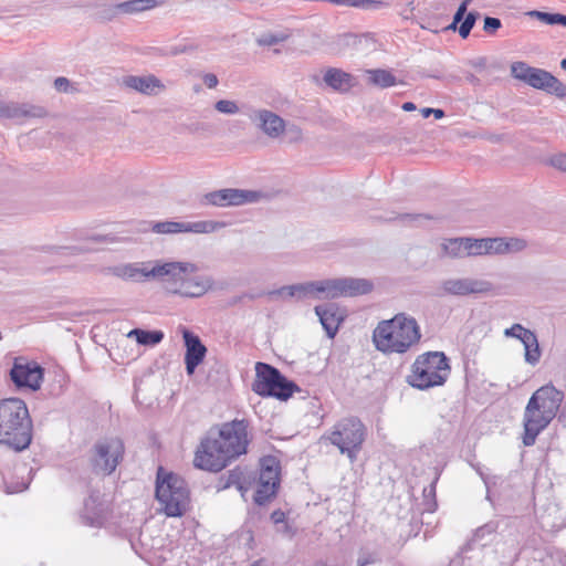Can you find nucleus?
Segmentation results:
<instances>
[{"instance_id":"nucleus-1","label":"nucleus","mask_w":566,"mask_h":566,"mask_svg":"<svg viewBox=\"0 0 566 566\" xmlns=\"http://www.w3.org/2000/svg\"><path fill=\"white\" fill-rule=\"evenodd\" d=\"M249 422L234 419L221 426L217 437H207L198 447L193 464L196 468L219 472L232 460L248 451L250 443Z\"/></svg>"},{"instance_id":"nucleus-2","label":"nucleus","mask_w":566,"mask_h":566,"mask_svg":"<svg viewBox=\"0 0 566 566\" xmlns=\"http://www.w3.org/2000/svg\"><path fill=\"white\" fill-rule=\"evenodd\" d=\"M564 398V392L552 384L542 386L532 395L523 415L522 442L525 447L535 444L539 433L557 416Z\"/></svg>"},{"instance_id":"nucleus-3","label":"nucleus","mask_w":566,"mask_h":566,"mask_svg":"<svg viewBox=\"0 0 566 566\" xmlns=\"http://www.w3.org/2000/svg\"><path fill=\"white\" fill-rule=\"evenodd\" d=\"M420 338L421 332L417 321L405 313L379 322L373 333L375 347L384 354H405L417 345Z\"/></svg>"},{"instance_id":"nucleus-4","label":"nucleus","mask_w":566,"mask_h":566,"mask_svg":"<svg viewBox=\"0 0 566 566\" xmlns=\"http://www.w3.org/2000/svg\"><path fill=\"white\" fill-rule=\"evenodd\" d=\"M32 419L25 402L19 398L0 400V443L23 451L32 441Z\"/></svg>"},{"instance_id":"nucleus-5","label":"nucleus","mask_w":566,"mask_h":566,"mask_svg":"<svg viewBox=\"0 0 566 566\" xmlns=\"http://www.w3.org/2000/svg\"><path fill=\"white\" fill-rule=\"evenodd\" d=\"M108 271L117 279L124 281H138L140 279H161L169 276L171 280L186 283L181 274L193 273L197 271V265L190 262H161V261H146L118 264L108 268Z\"/></svg>"},{"instance_id":"nucleus-6","label":"nucleus","mask_w":566,"mask_h":566,"mask_svg":"<svg viewBox=\"0 0 566 566\" xmlns=\"http://www.w3.org/2000/svg\"><path fill=\"white\" fill-rule=\"evenodd\" d=\"M366 437V426L359 418L350 416L336 421L334 426L322 436V440L337 448L350 462H355L358 453L363 449Z\"/></svg>"},{"instance_id":"nucleus-7","label":"nucleus","mask_w":566,"mask_h":566,"mask_svg":"<svg viewBox=\"0 0 566 566\" xmlns=\"http://www.w3.org/2000/svg\"><path fill=\"white\" fill-rule=\"evenodd\" d=\"M373 285H282L265 294L271 300L296 298H338L354 297L370 293Z\"/></svg>"},{"instance_id":"nucleus-8","label":"nucleus","mask_w":566,"mask_h":566,"mask_svg":"<svg viewBox=\"0 0 566 566\" xmlns=\"http://www.w3.org/2000/svg\"><path fill=\"white\" fill-rule=\"evenodd\" d=\"M449 375L450 365L447 356L441 352H429L417 357L407 381L415 388L428 389L443 385Z\"/></svg>"},{"instance_id":"nucleus-9","label":"nucleus","mask_w":566,"mask_h":566,"mask_svg":"<svg viewBox=\"0 0 566 566\" xmlns=\"http://www.w3.org/2000/svg\"><path fill=\"white\" fill-rule=\"evenodd\" d=\"M156 497L167 516H181L188 507L189 491L184 479L175 473L158 469Z\"/></svg>"},{"instance_id":"nucleus-10","label":"nucleus","mask_w":566,"mask_h":566,"mask_svg":"<svg viewBox=\"0 0 566 566\" xmlns=\"http://www.w3.org/2000/svg\"><path fill=\"white\" fill-rule=\"evenodd\" d=\"M511 74L514 78L524 82L528 86L554 95L557 98H566V85L551 72L517 61L511 64Z\"/></svg>"},{"instance_id":"nucleus-11","label":"nucleus","mask_w":566,"mask_h":566,"mask_svg":"<svg viewBox=\"0 0 566 566\" xmlns=\"http://www.w3.org/2000/svg\"><path fill=\"white\" fill-rule=\"evenodd\" d=\"M295 389L296 385L289 381L279 369L265 363H256L255 379L252 384V390L256 395L286 400Z\"/></svg>"},{"instance_id":"nucleus-12","label":"nucleus","mask_w":566,"mask_h":566,"mask_svg":"<svg viewBox=\"0 0 566 566\" xmlns=\"http://www.w3.org/2000/svg\"><path fill=\"white\" fill-rule=\"evenodd\" d=\"M125 447L118 438L96 441L87 453L91 471L97 475L112 474L124 458Z\"/></svg>"},{"instance_id":"nucleus-13","label":"nucleus","mask_w":566,"mask_h":566,"mask_svg":"<svg viewBox=\"0 0 566 566\" xmlns=\"http://www.w3.org/2000/svg\"><path fill=\"white\" fill-rule=\"evenodd\" d=\"M44 369L34 360L17 357L10 370L12 382L19 388H29L33 391L40 389L43 381Z\"/></svg>"},{"instance_id":"nucleus-14","label":"nucleus","mask_w":566,"mask_h":566,"mask_svg":"<svg viewBox=\"0 0 566 566\" xmlns=\"http://www.w3.org/2000/svg\"><path fill=\"white\" fill-rule=\"evenodd\" d=\"M262 193L255 190L226 188L206 193L201 203L216 207L242 206L258 202Z\"/></svg>"},{"instance_id":"nucleus-15","label":"nucleus","mask_w":566,"mask_h":566,"mask_svg":"<svg viewBox=\"0 0 566 566\" xmlns=\"http://www.w3.org/2000/svg\"><path fill=\"white\" fill-rule=\"evenodd\" d=\"M182 336L186 346V370L188 375H192L196 368L203 361L207 348L201 343L200 338L188 329H184Z\"/></svg>"},{"instance_id":"nucleus-16","label":"nucleus","mask_w":566,"mask_h":566,"mask_svg":"<svg viewBox=\"0 0 566 566\" xmlns=\"http://www.w3.org/2000/svg\"><path fill=\"white\" fill-rule=\"evenodd\" d=\"M46 111L42 106L29 103L0 102V117L10 119L42 118Z\"/></svg>"},{"instance_id":"nucleus-17","label":"nucleus","mask_w":566,"mask_h":566,"mask_svg":"<svg viewBox=\"0 0 566 566\" xmlns=\"http://www.w3.org/2000/svg\"><path fill=\"white\" fill-rule=\"evenodd\" d=\"M252 474L244 468L237 467L219 479L218 490L235 486L242 496L250 490Z\"/></svg>"},{"instance_id":"nucleus-18","label":"nucleus","mask_w":566,"mask_h":566,"mask_svg":"<svg viewBox=\"0 0 566 566\" xmlns=\"http://www.w3.org/2000/svg\"><path fill=\"white\" fill-rule=\"evenodd\" d=\"M123 84L136 92L145 95H156L159 91L165 88L163 82L155 75H127L123 78Z\"/></svg>"},{"instance_id":"nucleus-19","label":"nucleus","mask_w":566,"mask_h":566,"mask_svg":"<svg viewBox=\"0 0 566 566\" xmlns=\"http://www.w3.org/2000/svg\"><path fill=\"white\" fill-rule=\"evenodd\" d=\"M376 36L371 32L365 33H343L337 38V44L342 49H353L356 51H373L376 49Z\"/></svg>"},{"instance_id":"nucleus-20","label":"nucleus","mask_w":566,"mask_h":566,"mask_svg":"<svg viewBox=\"0 0 566 566\" xmlns=\"http://www.w3.org/2000/svg\"><path fill=\"white\" fill-rule=\"evenodd\" d=\"M255 119L260 122V128L269 137L277 138L285 130V120L271 111H258Z\"/></svg>"},{"instance_id":"nucleus-21","label":"nucleus","mask_w":566,"mask_h":566,"mask_svg":"<svg viewBox=\"0 0 566 566\" xmlns=\"http://www.w3.org/2000/svg\"><path fill=\"white\" fill-rule=\"evenodd\" d=\"M207 292V285H164L160 294L167 298H197Z\"/></svg>"},{"instance_id":"nucleus-22","label":"nucleus","mask_w":566,"mask_h":566,"mask_svg":"<svg viewBox=\"0 0 566 566\" xmlns=\"http://www.w3.org/2000/svg\"><path fill=\"white\" fill-rule=\"evenodd\" d=\"M326 85L338 92L349 91L355 83V77L340 69L329 67L324 74Z\"/></svg>"},{"instance_id":"nucleus-23","label":"nucleus","mask_w":566,"mask_h":566,"mask_svg":"<svg viewBox=\"0 0 566 566\" xmlns=\"http://www.w3.org/2000/svg\"><path fill=\"white\" fill-rule=\"evenodd\" d=\"M315 313L329 338H334L338 332L340 318L333 305H317Z\"/></svg>"},{"instance_id":"nucleus-24","label":"nucleus","mask_w":566,"mask_h":566,"mask_svg":"<svg viewBox=\"0 0 566 566\" xmlns=\"http://www.w3.org/2000/svg\"><path fill=\"white\" fill-rule=\"evenodd\" d=\"M280 461L273 457L268 455L262 458L261 460V469L259 480L265 482H273L274 485H280Z\"/></svg>"},{"instance_id":"nucleus-25","label":"nucleus","mask_w":566,"mask_h":566,"mask_svg":"<svg viewBox=\"0 0 566 566\" xmlns=\"http://www.w3.org/2000/svg\"><path fill=\"white\" fill-rule=\"evenodd\" d=\"M367 73L369 83L380 88L392 87L398 83L397 77L389 70L375 69L368 70Z\"/></svg>"},{"instance_id":"nucleus-26","label":"nucleus","mask_w":566,"mask_h":566,"mask_svg":"<svg viewBox=\"0 0 566 566\" xmlns=\"http://www.w3.org/2000/svg\"><path fill=\"white\" fill-rule=\"evenodd\" d=\"M522 344L524 345L525 349V361L532 366H535L542 356L538 339L535 333L531 332L530 334H524Z\"/></svg>"},{"instance_id":"nucleus-27","label":"nucleus","mask_w":566,"mask_h":566,"mask_svg":"<svg viewBox=\"0 0 566 566\" xmlns=\"http://www.w3.org/2000/svg\"><path fill=\"white\" fill-rule=\"evenodd\" d=\"M468 238H451L446 239L441 243V250L443 255L451 258H464L467 256V244Z\"/></svg>"},{"instance_id":"nucleus-28","label":"nucleus","mask_w":566,"mask_h":566,"mask_svg":"<svg viewBox=\"0 0 566 566\" xmlns=\"http://www.w3.org/2000/svg\"><path fill=\"white\" fill-rule=\"evenodd\" d=\"M158 6L156 0H128L117 3L120 14H135L154 9Z\"/></svg>"},{"instance_id":"nucleus-29","label":"nucleus","mask_w":566,"mask_h":566,"mask_svg":"<svg viewBox=\"0 0 566 566\" xmlns=\"http://www.w3.org/2000/svg\"><path fill=\"white\" fill-rule=\"evenodd\" d=\"M184 222L179 221H159V222H145L142 231L151 230L155 233L172 234L184 232Z\"/></svg>"},{"instance_id":"nucleus-30","label":"nucleus","mask_w":566,"mask_h":566,"mask_svg":"<svg viewBox=\"0 0 566 566\" xmlns=\"http://www.w3.org/2000/svg\"><path fill=\"white\" fill-rule=\"evenodd\" d=\"M526 15L535 18L538 21L548 25H562L566 28V14L559 12H545L539 10H532L526 12Z\"/></svg>"},{"instance_id":"nucleus-31","label":"nucleus","mask_w":566,"mask_h":566,"mask_svg":"<svg viewBox=\"0 0 566 566\" xmlns=\"http://www.w3.org/2000/svg\"><path fill=\"white\" fill-rule=\"evenodd\" d=\"M279 486L274 485L273 482H265L258 480L256 490L254 494V502L258 505H264L268 503L272 497L275 496L277 492Z\"/></svg>"},{"instance_id":"nucleus-32","label":"nucleus","mask_w":566,"mask_h":566,"mask_svg":"<svg viewBox=\"0 0 566 566\" xmlns=\"http://www.w3.org/2000/svg\"><path fill=\"white\" fill-rule=\"evenodd\" d=\"M128 336H134L136 340L142 345H156L163 340L164 333L160 331L149 332L136 328L130 331Z\"/></svg>"},{"instance_id":"nucleus-33","label":"nucleus","mask_w":566,"mask_h":566,"mask_svg":"<svg viewBox=\"0 0 566 566\" xmlns=\"http://www.w3.org/2000/svg\"><path fill=\"white\" fill-rule=\"evenodd\" d=\"M224 224L218 221H197V222H184V232L193 233H210L213 232Z\"/></svg>"},{"instance_id":"nucleus-34","label":"nucleus","mask_w":566,"mask_h":566,"mask_svg":"<svg viewBox=\"0 0 566 566\" xmlns=\"http://www.w3.org/2000/svg\"><path fill=\"white\" fill-rule=\"evenodd\" d=\"M515 241L512 239L506 241L503 238H488L486 242V253L488 254H502L512 250L513 243Z\"/></svg>"},{"instance_id":"nucleus-35","label":"nucleus","mask_w":566,"mask_h":566,"mask_svg":"<svg viewBox=\"0 0 566 566\" xmlns=\"http://www.w3.org/2000/svg\"><path fill=\"white\" fill-rule=\"evenodd\" d=\"M480 17L481 14L479 11L472 10L467 12L462 20V23L459 25L457 31L462 39H467L470 35L473 27L475 25Z\"/></svg>"},{"instance_id":"nucleus-36","label":"nucleus","mask_w":566,"mask_h":566,"mask_svg":"<svg viewBox=\"0 0 566 566\" xmlns=\"http://www.w3.org/2000/svg\"><path fill=\"white\" fill-rule=\"evenodd\" d=\"M446 293L453 295H470L484 293L486 289L483 285H446Z\"/></svg>"},{"instance_id":"nucleus-37","label":"nucleus","mask_w":566,"mask_h":566,"mask_svg":"<svg viewBox=\"0 0 566 566\" xmlns=\"http://www.w3.org/2000/svg\"><path fill=\"white\" fill-rule=\"evenodd\" d=\"M467 241H468L467 256L488 254L486 253L488 238H482V239L468 238Z\"/></svg>"},{"instance_id":"nucleus-38","label":"nucleus","mask_w":566,"mask_h":566,"mask_svg":"<svg viewBox=\"0 0 566 566\" xmlns=\"http://www.w3.org/2000/svg\"><path fill=\"white\" fill-rule=\"evenodd\" d=\"M91 251L85 245H73V247H51L49 252L53 255L65 256V255H77L84 252Z\"/></svg>"},{"instance_id":"nucleus-39","label":"nucleus","mask_w":566,"mask_h":566,"mask_svg":"<svg viewBox=\"0 0 566 566\" xmlns=\"http://www.w3.org/2000/svg\"><path fill=\"white\" fill-rule=\"evenodd\" d=\"M389 3L385 0H350L349 7L364 10H380L387 8Z\"/></svg>"},{"instance_id":"nucleus-40","label":"nucleus","mask_w":566,"mask_h":566,"mask_svg":"<svg viewBox=\"0 0 566 566\" xmlns=\"http://www.w3.org/2000/svg\"><path fill=\"white\" fill-rule=\"evenodd\" d=\"M98 494H91L90 497L85 501L84 506L86 512H92L94 514V520L99 521L103 517L104 510L102 509V503L98 502Z\"/></svg>"},{"instance_id":"nucleus-41","label":"nucleus","mask_w":566,"mask_h":566,"mask_svg":"<svg viewBox=\"0 0 566 566\" xmlns=\"http://www.w3.org/2000/svg\"><path fill=\"white\" fill-rule=\"evenodd\" d=\"M289 38L284 33H264L258 39V44L261 46H272L284 42Z\"/></svg>"},{"instance_id":"nucleus-42","label":"nucleus","mask_w":566,"mask_h":566,"mask_svg":"<svg viewBox=\"0 0 566 566\" xmlns=\"http://www.w3.org/2000/svg\"><path fill=\"white\" fill-rule=\"evenodd\" d=\"M502 28V21L499 18L485 15L483 19V31L489 35H494Z\"/></svg>"},{"instance_id":"nucleus-43","label":"nucleus","mask_w":566,"mask_h":566,"mask_svg":"<svg viewBox=\"0 0 566 566\" xmlns=\"http://www.w3.org/2000/svg\"><path fill=\"white\" fill-rule=\"evenodd\" d=\"M214 108L222 113L233 115L239 112V106L235 102L229 99H220L214 104Z\"/></svg>"},{"instance_id":"nucleus-44","label":"nucleus","mask_w":566,"mask_h":566,"mask_svg":"<svg viewBox=\"0 0 566 566\" xmlns=\"http://www.w3.org/2000/svg\"><path fill=\"white\" fill-rule=\"evenodd\" d=\"M531 332V329L525 328L521 324H513L504 331V336L517 338L522 342L524 339V334H530Z\"/></svg>"},{"instance_id":"nucleus-45","label":"nucleus","mask_w":566,"mask_h":566,"mask_svg":"<svg viewBox=\"0 0 566 566\" xmlns=\"http://www.w3.org/2000/svg\"><path fill=\"white\" fill-rule=\"evenodd\" d=\"M120 13H119V9H117V3L103 6L98 10V15L104 21H112Z\"/></svg>"},{"instance_id":"nucleus-46","label":"nucleus","mask_w":566,"mask_h":566,"mask_svg":"<svg viewBox=\"0 0 566 566\" xmlns=\"http://www.w3.org/2000/svg\"><path fill=\"white\" fill-rule=\"evenodd\" d=\"M395 219H398L403 223H413L420 220H429L431 219V217L429 214L423 213H402L398 214Z\"/></svg>"},{"instance_id":"nucleus-47","label":"nucleus","mask_w":566,"mask_h":566,"mask_svg":"<svg viewBox=\"0 0 566 566\" xmlns=\"http://www.w3.org/2000/svg\"><path fill=\"white\" fill-rule=\"evenodd\" d=\"M308 283H371L366 279H354V277H337V279H327L322 281H310Z\"/></svg>"},{"instance_id":"nucleus-48","label":"nucleus","mask_w":566,"mask_h":566,"mask_svg":"<svg viewBox=\"0 0 566 566\" xmlns=\"http://www.w3.org/2000/svg\"><path fill=\"white\" fill-rule=\"evenodd\" d=\"M467 14L465 11L458 8L455 13L453 14L451 23L447 27V30H451L453 32L458 31L459 25L462 23V20L464 15Z\"/></svg>"},{"instance_id":"nucleus-49","label":"nucleus","mask_w":566,"mask_h":566,"mask_svg":"<svg viewBox=\"0 0 566 566\" xmlns=\"http://www.w3.org/2000/svg\"><path fill=\"white\" fill-rule=\"evenodd\" d=\"M71 86L69 78L64 76L56 77L54 80V87L57 92L67 93Z\"/></svg>"},{"instance_id":"nucleus-50","label":"nucleus","mask_w":566,"mask_h":566,"mask_svg":"<svg viewBox=\"0 0 566 566\" xmlns=\"http://www.w3.org/2000/svg\"><path fill=\"white\" fill-rule=\"evenodd\" d=\"M553 167L566 171V154H558L551 159Z\"/></svg>"},{"instance_id":"nucleus-51","label":"nucleus","mask_w":566,"mask_h":566,"mask_svg":"<svg viewBox=\"0 0 566 566\" xmlns=\"http://www.w3.org/2000/svg\"><path fill=\"white\" fill-rule=\"evenodd\" d=\"M202 80L208 88H214L219 83L217 75L213 73H206Z\"/></svg>"},{"instance_id":"nucleus-52","label":"nucleus","mask_w":566,"mask_h":566,"mask_svg":"<svg viewBox=\"0 0 566 566\" xmlns=\"http://www.w3.org/2000/svg\"><path fill=\"white\" fill-rule=\"evenodd\" d=\"M488 60L485 56H480L469 61V64L478 70H484L486 67Z\"/></svg>"},{"instance_id":"nucleus-53","label":"nucleus","mask_w":566,"mask_h":566,"mask_svg":"<svg viewBox=\"0 0 566 566\" xmlns=\"http://www.w3.org/2000/svg\"><path fill=\"white\" fill-rule=\"evenodd\" d=\"M193 50H195L193 45H175V46L171 48L170 53L172 55H179V54H182V53L191 52Z\"/></svg>"},{"instance_id":"nucleus-54","label":"nucleus","mask_w":566,"mask_h":566,"mask_svg":"<svg viewBox=\"0 0 566 566\" xmlns=\"http://www.w3.org/2000/svg\"><path fill=\"white\" fill-rule=\"evenodd\" d=\"M271 520L274 524H281L285 522V513L277 510L271 514Z\"/></svg>"},{"instance_id":"nucleus-55","label":"nucleus","mask_w":566,"mask_h":566,"mask_svg":"<svg viewBox=\"0 0 566 566\" xmlns=\"http://www.w3.org/2000/svg\"><path fill=\"white\" fill-rule=\"evenodd\" d=\"M91 240L93 241H104V242H115L116 237L107 234V235H93L91 237Z\"/></svg>"},{"instance_id":"nucleus-56","label":"nucleus","mask_w":566,"mask_h":566,"mask_svg":"<svg viewBox=\"0 0 566 566\" xmlns=\"http://www.w3.org/2000/svg\"><path fill=\"white\" fill-rule=\"evenodd\" d=\"M465 80H467L470 84H472V85H474V86H478V85H480V83H481L480 78H479L478 76H475L473 73H470V72H469V73H467V75H465Z\"/></svg>"},{"instance_id":"nucleus-57","label":"nucleus","mask_w":566,"mask_h":566,"mask_svg":"<svg viewBox=\"0 0 566 566\" xmlns=\"http://www.w3.org/2000/svg\"><path fill=\"white\" fill-rule=\"evenodd\" d=\"M401 108L405 111V112H412L415 111L417 107H416V104L412 103V102H405L401 106Z\"/></svg>"},{"instance_id":"nucleus-58","label":"nucleus","mask_w":566,"mask_h":566,"mask_svg":"<svg viewBox=\"0 0 566 566\" xmlns=\"http://www.w3.org/2000/svg\"><path fill=\"white\" fill-rule=\"evenodd\" d=\"M324 1L336 4V6H348V7H349V2H350V0H324Z\"/></svg>"},{"instance_id":"nucleus-59","label":"nucleus","mask_w":566,"mask_h":566,"mask_svg":"<svg viewBox=\"0 0 566 566\" xmlns=\"http://www.w3.org/2000/svg\"><path fill=\"white\" fill-rule=\"evenodd\" d=\"M558 421L566 427V406L563 408V410L558 415Z\"/></svg>"},{"instance_id":"nucleus-60","label":"nucleus","mask_w":566,"mask_h":566,"mask_svg":"<svg viewBox=\"0 0 566 566\" xmlns=\"http://www.w3.org/2000/svg\"><path fill=\"white\" fill-rule=\"evenodd\" d=\"M431 115H433L434 118L440 119V118L444 117V111L441 108H433V112Z\"/></svg>"},{"instance_id":"nucleus-61","label":"nucleus","mask_w":566,"mask_h":566,"mask_svg":"<svg viewBox=\"0 0 566 566\" xmlns=\"http://www.w3.org/2000/svg\"><path fill=\"white\" fill-rule=\"evenodd\" d=\"M432 112H433V108H431V107H423L421 109V115H422L423 118H428L432 114Z\"/></svg>"},{"instance_id":"nucleus-62","label":"nucleus","mask_w":566,"mask_h":566,"mask_svg":"<svg viewBox=\"0 0 566 566\" xmlns=\"http://www.w3.org/2000/svg\"><path fill=\"white\" fill-rule=\"evenodd\" d=\"M471 1H472V0H462V1L460 2V4H459V7H458V8L462 9V10H463V11H465V12H469V11H468V7H469V4L471 3Z\"/></svg>"},{"instance_id":"nucleus-63","label":"nucleus","mask_w":566,"mask_h":566,"mask_svg":"<svg viewBox=\"0 0 566 566\" xmlns=\"http://www.w3.org/2000/svg\"><path fill=\"white\" fill-rule=\"evenodd\" d=\"M426 76L436 78V80H440L442 77V75L439 72L430 73V74H427Z\"/></svg>"},{"instance_id":"nucleus-64","label":"nucleus","mask_w":566,"mask_h":566,"mask_svg":"<svg viewBox=\"0 0 566 566\" xmlns=\"http://www.w3.org/2000/svg\"><path fill=\"white\" fill-rule=\"evenodd\" d=\"M560 67L566 72V59L560 61Z\"/></svg>"}]
</instances>
